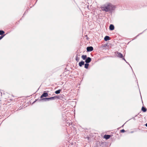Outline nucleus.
<instances>
[{"label": "nucleus", "instance_id": "22", "mask_svg": "<svg viewBox=\"0 0 147 147\" xmlns=\"http://www.w3.org/2000/svg\"><path fill=\"white\" fill-rule=\"evenodd\" d=\"M123 60H124L126 62V63H127L129 65V63L126 61V60H125V58H123Z\"/></svg>", "mask_w": 147, "mask_h": 147}, {"label": "nucleus", "instance_id": "13", "mask_svg": "<svg viewBox=\"0 0 147 147\" xmlns=\"http://www.w3.org/2000/svg\"><path fill=\"white\" fill-rule=\"evenodd\" d=\"M48 99V98H43L40 99V100H43L45 101H49L48 99Z\"/></svg>", "mask_w": 147, "mask_h": 147}, {"label": "nucleus", "instance_id": "20", "mask_svg": "<svg viewBox=\"0 0 147 147\" xmlns=\"http://www.w3.org/2000/svg\"><path fill=\"white\" fill-rule=\"evenodd\" d=\"M123 60H124L126 62V63H127L129 65V63L126 61V60H125V58H123Z\"/></svg>", "mask_w": 147, "mask_h": 147}, {"label": "nucleus", "instance_id": "10", "mask_svg": "<svg viewBox=\"0 0 147 147\" xmlns=\"http://www.w3.org/2000/svg\"><path fill=\"white\" fill-rule=\"evenodd\" d=\"M43 96H44V97H46L48 96V95L47 93L45 92V91H44L43 94H42Z\"/></svg>", "mask_w": 147, "mask_h": 147}, {"label": "nucleus", "instance_id": "8", "mask_svg": "<svg viewBox=\"0 0 147 147\" xmlns=\"http://www.w3.org/2000/svg\"><path fill=\"white\" fill-rule=\"evenodd\" d=\"M104 40L105 41H107L110 39V37L107 36H106L104 38Z\"/></svg>", "mask_w": 147, "mask_h": 147}, {"label": "nucleus", "instance_id": "21", "mask_svg": "<svg viewBox=\"0 0 147 147\" xmlns=\"http://www.w3.org/2000/svg\"><path fill=\"white\" fill-rule=\"evenodd\" d=\"M123 60H124L126 62V63H127L129 65V63L126 61V60H125V58H123Z\"/></svg>", "mask_w": 147, "mask_h": 147}, {"label": "nucleus", "instance_id": "26", "mask_svg": "<svg viewBox=\"0 0 147 147\" xmlns=\"http://www.w3.org/2000/svg\"><path fill=\"white\" fill-rule=\"evenodd\" d=\"M36 101H34V102H33V103H34L36 101Z\"/></svg>", "mask_w": 147, "mask_h": 147}, {"label": "nucleus", "instance_id": "18", "mask_svg": "<svg viewBox=\"0 0 147 147\" xmlns=\"http://www.w3.org/2000/svg\"><path fill=\"white\" fill-rule=\"evenodd\" d=\"M5 34H4L3 35V36H0V40H1V39H2L5 36Z\"/></svg>", "mask_w": 147, "mask_h": 147}, {"label": "nucleus", "instance_id": "14", "mask_svg": "<svg viewBox=\"0 0 147 147\" xmlns=\"http://www.w3.org/2000/svg\"><path fill=\"white\" fill-rule=\"evenodd\" d=\"M80 59V58L78 57V54H77L76 57V60L78 62Z\"/></svg>", "mask_w": 147, "mask_h": 147}, {"label": "nucleus", "instance_id": "15", "mask_svg": "<svg viewBox=\"0 0 147 147\" xmlns=\"http://www.w3.org/2000/svg\"><path fill=\"white\" fill-rule=\"evenodd\" d=\"M61 90V89H59L58 90H56L55 91V93L56 94H59L60 93Z\"/></svg>", "mask_w": 147, "mask_h": 147}, {"label": "nucleus", "instance_id": "23", "mask_svg": "<svg viewBox=\"0 0 147 147\" xmlns=\"http://www.w3.org/2000/svg\"><path fill=\"white\" fill-rule=\"evenodd\" d=\"M43 97H44V96H43V95L42 94L41 96L40 97V98L41 99H42V98Z\"/></svg>", "mask_w": 147, "mask_h": 147}, {"label": "nucleus", "instance_id": "25", "mask_svg": "<svg viewBox=\"0 0 147 147\" xmlns=\"http://www.w3.org/2000/svg\"><path fill=\"white\" fill-rule=\"evenodd\" d=\"M145 125L146 127H147V123H146V124H145Z\"/></svg>", "mask_w": 147, "mask_h": 147}, {"label": "nucleus", "instance_id": "24", "mask_svg": "<svg viewBox=\"0 0 147 147\" xmlns=\"http://www.w3.org/2000/svg\"><path fill=\"white\" fill-rule=\"evenodd\" d=\"M142 34L141 33H140V34H139L138 35H137V36H136V38L137 36H139V35L140 34Z\"/></svg>", "mask_w": 147, "mask_h": 147}, {"label": "nucleus", "instance_id": "7", "mask_svg": "<svg viewBox=\"0 0 147 147\" xmlns=\"http://www.w3.org/2000/svg\"><path fill=\"white\" fill-rule=\"evenodd\" d=\"M111 137V136L110 135H105L104 136V137L106 139H109Z\"/></svg>", "mask_w": 147, "mask_h": 147}, {"label": "nucleus", "instance_id": "19", "mask_svg": "<svg viewBox=\"0 0 147 147\" xmlns=\"http://www.w3.org/2000/svg\"><path fill=\"white\" fill-rule=\"evenodd\" d=\"M120 131L122 133H123L125 131L124 129H123L121 130Z\"/></svg>", "mask_w": 147, "mask_h": 147}, {"label": "nucleus", "instance_id": "1", "mask_svg": "<svg viewBox=\"0 0 147 147\" xmlns=\"http://www.w3.org/2000/svg\"><path fill=\"white\" fill-rule=\"evenodd\" d=\"M102 10L105 11L106 12L109 11L112 12L115 10V7L114 5L110 3L104 5L103 6L101 7Z\"/></svg>", "mask_w": 147, "mask_h": 147}, {"label": "nucleus", "instance_id": "6", "mask_svg": "<svg viewBox=\"0 0 147 147\" xmlns=\"http://www.w3.org/2000/svg\"><path fill=\"white\" fill-rule=\"evenodd\" d=\"M109 28L110 30H113L114 29V26L113 25L111 24L110 25Z\"/></svg>", "mask_w": 147, "mask_h": 147}, {"label": "nucleus", "instance_id": "16", "mask_svg": "<svg viewBox=\"0 0 147 147\" xmlns=\"http://www.w3.org/2000/svg\"><path fill=\"white\" fill-rule=\"evenodd\" d=\"M89 64L88 63H86L84 64V67L86 69H88L89 66Z\"/></svg>", "mask_w": 147, "mask_h": 147}, {"label": "nucleus", "instance_id": "3", "mask_svg": "<svg viewBox=\"0 0 147 147\" xmlns=\"http://www.w3.org/2000/svg\"><path fill=\"white\" fill-rule=\"evenodd\" d=\"M115 53L117 54V57L122 59L123 58L122 54L120 53H119L117 51L115 52Z\"/></svg>", "mask_w": 147, "mask_h": 147}, {"label": "nucleus", "instance_id": "5", "mask_svg": "<svg viewBox=\"0 0 147 147\" xmlns=\"http://www.w3.org/2000/svg\"><path fill=\"white\" fill-rule=\"evenodd\" d=\"M91 59L90 57H88L87 58L85 61L86 63H88L91 62Z\"/></svg>", "mask_w": 147, "mask_h": 147}, {"label": "nucleus", "instance_id": "12", "mask_svg": "<svg viewBox=\"0 0 147 147\" xmlns=\"http://www.w3.org/2000/svg\"><path fill=\"white\" fill-rule=\"evenodd\" d=\"M82 58L83 60H85L87 58V56L86 55H82Z\"/></svg>", "mask_w": 147, "mask_h": 147}, {"label": "nucleus", "instance_id": "9", "mask_svg": "<svg viewBox=\"0 0 147 147\" xmlns=\"http://www.w3.org/2000/svg\"><path fill=\"white\" fill-rule=\"evenodd\" d=\"M84 62L83 61L79 62V65L80 67H82L83 65H84Z\"/></svg>", "mask_w": 147, "mask_h": 147}, {"label": "nucleus", "instance_id": "11", "mask_svg": "<svg viewBox=\"0 0 147 147\" xmlns=\"http://www.w3.org/2000/svg\"><path fill=\"white\" fill-rule=\"evenodd\" d=\"M142 110L143 112H145L146 111L147 109H146L145 107H142Z\"/></svg>", "mask_w": 147, "mask_h": 147}, {"label": "nucleus", "instance_id": "4", "mask_svg": "<svg viewBox=\"0 0 147 147\" xmlns=\"http://www.w3.org/2000/svg\"><path fill=\"white\" fill-rule=\"evenodd\" d=\"M86 49L87 52H90L93 50V48L92 47L90 46L87 47Z\"/></svg>", "mask_w": 147, "mask_h": 147}, {"label": "nucleus", "instance_id": "2", "mask_svg": "<svg viewBox=\"0 0 147 147\" xmlns=\"http://www.w3.org/2000/svg\"><path fill=\"white\" fill-rule=\"evenodd\" d=\"M60 98L59 97V96H54L53 97H52L50 98H48V100H53L55 99H58Z\"/></svg>", "mask_w": 147, "mask_h": 147}, {"label": "nucleus", "instance_id": "17", "mask_svg": "<svg viewBox=\"0 0 147 147\" xmlns=\"http://www.w3.org/2000/svg\"><path fill=\"white\" fill-rule=\"evenodd\" d=\"M5 33V32L3 30H0V35L1 36H3V35Z\"/></svg>", "mask_w": 147, "mask_h": 147}]
</instances>
